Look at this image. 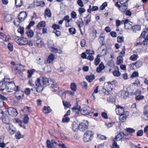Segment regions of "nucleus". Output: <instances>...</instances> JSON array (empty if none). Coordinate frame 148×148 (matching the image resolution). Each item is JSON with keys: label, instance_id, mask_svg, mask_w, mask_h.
Listing matches in <instances>:
<instances>
[{"label": "nucleus", "instance_id": "nucleus-1", "mask_svg": "<svg viewBox=\"0 0 148 148\" xmlns=\"http://www.w3.org/2000/svg\"><path fill=\"white\" fill-rule=\"evenodd\" d=\"M46 82V78L43 77H40L38 78L35 81V86L34 88H31V90L33 93L36 94V92H40L43 90L44 85Z\"/></svg>", "mask_w": 148, "mask_h": 148}, {"label": "nucleus", "instance_id": "nucleus-2", "mask_svg": "<svg viewBox=\"0 0 148 148\" xmlns=\"http://www.w3.org/2000/svg\"><path fill=\"white\" fill-rule=\"evenodd\" d=\"M13 39L19 45H24L27 44L28 41L25 38L14 36H13Z\"/></svg>", "mask_w": 148, "mask_h": 148}, {"label": "nucleus", "instance_id": "nucleus-3", "mask_svg": "<svg viewBox=\"0 0 148 148\" xmlns=\"http://www.w3.org/2000/svg\"><path fill=\"white\" fill-rule=\"evenodd\" d=\"M94 133L92 131L88 130L84 134L83 140L85 142H88L91 140L93 137Z\"/></svg>", "mask_w": 148, "mask_h": 148}, {"label": "nucleus", "instance_id": "nucleus-4", "mask_svg": "<svg viewBox=\"0 0 148 148\" xmlns=\"http://www.w3.org/2000/svg\"><path fill=\"white\" fill-rule=\"evenodd\" d=\"M46 22L44 21H42L38 23L36 26L38 29L40 30L39 33L40 34H45L46 33V29L45 27Z\"/></svg>", "mask_w": 148, "mask_h": 148}, {"label": "nucleus", "instance_id": "nucleus-5", "mask_svg": "<svg viewBox=\"0 0 148 148\" xmlns=\"http://www.w3.org/2000/svg\"><path fill=\"white\" fill-rule=\"evenodd\" d=\"M14 90L16 92L15 93V95L17 99H22L23 97V92L20 90L18 86H17L16 88H14Z\"/></svg>", "mask_w": 148, "mask_h": 148}, {"label": "nucleus", "instance_id": "nucleus-6", "mask_svg": "<svg viewBox=\"0 0 148 148\" xmlns=\"http://www.w3.org/2000/svg\"><path fill=\"white\" fill-rule=\"evenodd\" d=\"M15 86V85L14 82H10L9 80V82H8L6 84V88L5 89L8 92H12L14 91Z\"/></svg>", "mask_w": 148, "mask_h": 148}, {"label": "nucleus", "instance_id": "nucleus-7", "mask_svg": "<svg viewBox=\"0 0 148 148\" xmlns=\"http://www.w3.org/2000/svg\"><path fill=\"white\" fill-rule=\"evenodd\" d=\"M10 79L7 78H4L3 80L0 81V88L1 90L3 91L6 88V84L8 82H9Z\"/></svg>", "mask_w": 148, "mask_h": 148}, {"label": "nucleus", "instance_id": "nucleus-8", "mask_svg": "<svg viewBox=\"0 0 148 148\" xmlns=\"http://www.w3.org/2000/svg\"><path fill=\"white\" fill-rule=\"evenodd\" d=\"M115 6L119 8V10L122 13H124L125 12L127 9V4H119L118 2H116L115 4Z\"/></svg>", "mask_w": 148, "mask_h": 148}, {"label": "nucleus", "instance_id": "nucleus-9", "mask_svg": "<svg viewBox=\"0 0 148 148\" xmlns=\"http://www.w3.org/2000/svg\"><path fill=\"white\" fill-rule=\"evenodd\" d=\"M8 111L9 114L12 117L16 116L18 114L16 110L13 107L9 108Z\"/></svg>", "mask_w": 148, "mask_h": 148}, {"label": "nucleus", "instance_id": "nucleus-10", "mask_svg": "<svg viewBox=\"0 0 148 148\" xmlns=\"http://www.w3.org/2000/svg\"><path fill=\"white\" fill-rule=\"evenodd\" d=\"M47 86L52 88H57L56 83L53 79H49L47 80Z\"/></svg>", "mask_w": 148, "mask_h": 148}, {"label": "nucleus", "instance_id": "nucleus-11", "mask_svg": "<svg viewBox=\"0 0 148 148\" xmlns=\"http://www.w3.org/2000/svg\"><path fill=\"white\" fill-rule=\"evenodd\" d=\"M21 66L17 65L16 66H13L12 67V71L16 74H20L22 72L23 70L21 69Z\"/></svg>", "mask_w": 148, "mask_h": 148}, {"label": "nucleus", "instance_id": "nucleus-12", "mask_svg": "<svg viewBox=\"0 0 148 148\" xmlns=\"http://www.w3.org/2000/svg\"><path fill=\"white\" fill-rule=\"evenodd\" d=\"M91 108L89 107H86L80 110V112L83 115H89L91 112Z\"/></svg>", "mask_w": 148, "mask_h": 148}, {"label": "nucleus", "instance_id": "nucleus-13", "mask_svg": "<svg viewBox=\"0 0 148 148\" xmlns=\"http://www.w3.org/2000/svg\"><path fill=\"white\" fill-rule=\"evenodd\" d=\"M115 111L116 114L120 115L126 113V112L124 111V109L119 105L116 106Z\"/></svg>", "mask_w": 148, "mask_h": 148}, {"label": "nucleus", "instance_id": "nucleus-14", "mask_svg": "<svg viewBox=\"0 0 148 148\" xmlns=\"http://www.w3.org/2000/svg\"><path fill=\"white\" fill-rule=\"evenodd\" d=\"M88 123L86 122H84L79 124V130L81 131L84 132L87 129Z\"/></svg>", "mask_w": 148, "mask_h": 148}, {"label": "nucleus", "instance_id": "nucleus-15", "mask_svg": "<svg viewBox=\"0 0 148 148\" xmlns=\"http://www.w3.org/2000/svg\"><path fill=\"white\" fill-rule=\"evenodd\" d=\"M27 16V13L25 12H23L20 13L18 16V19L20 22H22L26 18Z\"/></svg>", "mask_w": 148, "mask_h": 148}, {"label": "nucleus", "instance_id": "nucleus-16", "mask_svg": "<svg viewBox=\"0 0 148 148\" xmlns=\"http://www.w3.org/2000/svg\"><path fill=\"white\" fill-rule=\"evenodd\" d=\"M79 124L77 121H74L73 122L71 128L73 131L77 132L79 130Z\"/></svg>", "mask_w": 148, "mask_h": 148}, {"label": "nucleus", "instance_id": "nucleus-17", "mask_svg": "<svg viewBox=\"0 0 148 148\" xmlns=\"http://www.w3.org/2000/svg\"><path fill=\"white\" fill-rule=\"evenodd\" d=\"M80 106L78 105V103L77 102L74 106L72 108L73 112L76 114H79L80 111Z\"/></svg>", "mask_w": 148, "mask_h": 148}, {"label": "nucleus", "instance_id": "nucleus-18", "mask_svg": "<svg viewBox=\"0 0 148 148\" xmlns=\"http://www.w3.org/2000/svg\"><path fill=\"white\" fill-rule=\"evenodd\" d=\"M128 115V112L127 111H126V113L120 115L119 118L120 121L121 122H124L127 117Z\"/></svg>", "mask_w": 148, "mask_h": 148}, {"label": "nucleus", "instance_id": "nucleus-19", "mask_svg": "<svg viewBox=\"0 0 148 148\" xmlns=\"http://www.w3.org/2000/svg\"><path fill=\"white\" fill-rule=\"evenodd\" d=\"M50 44H48V47L51 49V51L55 53H56L58 52V49L56 48H55L52 47V45L53 44V41L52 40H50Z\"/></svg>", "mask_w": 148, "mask_h": 148}, {"label": "nucleus", "instance_id": "nucleus-20", "mask_svg": "<svg viewBox=\"0 0 148 148\" xmlns=\"http://www.w3.org/2000/svg\"><path fill=\"white\" fill-rule=\"evenodd\" d=\"M124 134L123 132H120L116 136L113 140H115V141L120 140L122 139V138L123 137V135Z\"/></svg>", "mask_w": 148, "mask_h": 148}, {"label": "nucleus", "instance_id": "nucleus-21", "mask_svg": "<svg viewBox=\"0 0 148 148\" xmlns=\"http://www.w3.org/2000/svg\"><path fill=\"white\" fill-rule=\"evenodd\" d=\"M148 106L147 105H146L144 106V119L145 120L148 121V111L147 109V108L148 107Z\"/></svg>", "mask_w": 148, "mask_h": 148}, {"label": "nucleus", "instance_id": "nucleus-22", "mask_svg": "<svg viewBox=\"0 0 148 148\" xmlns=\"http://www.w3.org/2000/svg\"><path fill=\"white\" fill-rule=\"evenodd\" d=\"M84 21L85 22L84 25L86 26L88 25L89 22L91 21V15L89 14H88L86 17H85L84 18Z\"/></svg>", "mask_w": 148, "mask_h": 148}, {"label": "nucleus", "instance_id": "nucleus-23", "mask_svg": "<svg viewBox=\"0 0 148 148\" xmlns=\"http://www.w3.org/2000/svg\"><path fill=\"white\" fill-rule=\"evenodd\" d=\"M8 130L11 134H14L16 131V129L12 125H9Z\"/></svg>", "mask_w": 148, "mask_h": 148}, {"label": "nucleus", "instance_id": "nucleus-24", "mask_svg": "<svg viewBox=\"0 0 148 148\" xmlns=\"http://www.w3.org/2000/svg\"><path fill=\"white\" fill-rule=\"evenodd\" d=\"M54 55L53 54L51 53L48 56L47 59V62L49 63H52L54 58Z\"/></svg>", "mask_w": 148, "mask_h": 148}, {"label": "nucleus", "instance_id": "nucleus-25", "mask_svg": "<svg viewBox=\"0 0 148 148\" xmlns=\"http://www.w3.org/2000/svg\"><path fill=\"white\" fill-rule=\"evenodd\" d=\"M95 77L94 75L92 74L91 75L86 76V79L89 82L91 83L95 79Z\"/></svg>", "mask_w": 148, "mask_h": 148}, {"label": "nucleus", "instance_id": "nucleus-26", "mask_svg": "<svg viewBox=\"0 0 148 148\" xmlns=\"http://www.w3.org/2000/svg\"><path fill=\"white\" fill-rule=\"evenodd\" d=\"M129 94L127 90L123 91L121 93V97L122 98L125 99L128 96Z\"/></svg>", "mask_w": 148, "mask_h": 148}, {"label": "nucleus", "instance_id": "nucleus-27", "mask_svg": "<svg viewBox=\"0 0 148 148\" xmlns=\"http://www.w3.org/2000/svg\"><path fill=\"white\" fill-rule=\"evenodd\" d=\"M12 19V16L10 14H6L5 15L4 18V21L6 22L10 21Z\"/></svg>", "mask_w": 148, "mask_h": 148}, {"label": "nucleus", "instance_id": "nucleus-28", "mask_svg": "<svg viewBox=\"0 0 148 148\" xmlns=\"http://www.w3.org/2000/svg\"><path fill=\"white\" fill-rule=\"evenodd\" d=\"M132 31L135 33L137 31H140L141 29L140 26L138 25L133 26L132 27Z\"/></svg>", "mask_w": 148, "mask_h": 148}, {"label": "nucleus", "instance_id": "nucleus-29", "mask_svg": "<svg viewBox=\"0 0 148 148\" xmlns=\"http://www.w3.org/2000/svg\"><path fill=\"white\" fill-rule=\"evenodd\" d=\"M112 74L115 77H118L120 75L121 73L119 72V69L118 67L117 68H115V69L113 72Z\"/></svg>", "mask_w": 148, "mask_h": 148}, {"label": "nucleus", "instance_id": "nucleus-30", "mask_svg": "<svg viewBox=\"0 0 148 148\" xmlns=\"http://www.w3.org/2000/svg\"><path fill=\"white\" fill-rule=\"evenodd\" d=\"M22 0H15V4L16 8H20L22 5Z\"/></svg>", "mask_w": 148, "mask_h": 148}, {"label": "nucleus", "instance_id": "nucleus-31", "mask_svg": "<svg viewBox=\"0 0 148 148\" xmlns=\"http://www.w3.org/2000/svg\"><path fill=\"white\" fill-rule=\"evenodd\" d=\"M26 34L27 36L30 38H31L33 37L34 35V33L33 31L30 29H28L26 31Z\"/></svg>", "mask_w": 148, "mask_h": 148}, {"label": "nucleus", "instance_id": "nucleus-32", "mask_svg": "<svg viewBox=\"0 0 148 148\" xmlns=\"http://www.w3.org/2000/svg\"><path fill=\"white\" fill-rule=\"evenodd\" d=\"M123 62V56H121L120 55L119 56H118L117 58L116 64L119 65L122 63Z\"/></svg>", "mask_w": 148, "mask_h": 148}, {"label": "nucleus", "instance_id": "nucleus-33", "mask_svg": "<svg viewBox=\"0 0 148 148\" xmlns=\"http://www.w3.org/2000/svg\"><path fill=\"white\" fill-rule=\"evenodd\" d=\"M2 121L4 123L8 124L9 123V119L8 116L4 115L2 118Z\"/></svg>", "mask_w": 148, "mask_h": 148}, {"label": "nucleus", "instance_id": "nucleus-34", "mask_svg": "<svg viewBox=\"0 0 148 148\" xmlns=\"http://www.w3.org/2000/svg\"><path fill=\"white\" fill-rule=\"evenodd\" d=\"M134 63L137 69L141 66L143 64V62L139 60L137 61Z\"/></svg>", "mask_w": 148, "mask_h": 148}, {"label": "nucleus", "instance_id": "nucleus-35", "mask_svg": "<svg viewBox=\"0 0 148 148\" xmlns=\"http://www.w3.org/2000/svg\"><path fill=\"white\" fill-rule=\"evenodd\" d=\"M16 138L17 139H19L23 137L24 135L21 134L19 131L17 132L15 135Z\"/></svg>", "mask_w": 148, "mask_h": 148}, {"label": "nucleus", "instance_id": "nucleus-36", "mask_svg": "<svg viewBox=\"0 0 148 148\" xmlns=\"http://www.w3.org/2000/svg\"><path fill=\"white\" fill-rule=\"evenodd\" d=\"M63 103L65 108H69L71 107V104L69 102L66 101H63Z\"/></svg>", "mask_w": 148, "mask_h": 148}, {"label": "nucleus", "instance_id": "nucleus-37", "mask_svg": "<svg viewBox=\"0 0 148 148\" xmlns=\"http://www.w3.org/2000/svg\"><path fill=\"white\" fill-rule=\"evenodd\" d=\"M74 92L73 91H72L70 90H68L65 91L64 92H63L61 93V95H63L64 94L65 95L66 94H69L71 95H74Z\"/></svg>", "mask_w": 148, "mask_h": 148}, {"label": "nucleus", "instance_id": "nucleus-38", "mask_svg": "<svg viewBox=\"0 0 148 148\" xmlns=\"http://www.w3.org/2000/svg\"><path fill=\"white\" fill-rule=\"evenodd\" d=\"M71 90L73 92H75L77 89V85L74 83H71Z\"/></svg>", "mask_w": 148, "mask_h": 148}, {"label": "nucleus", "instance_id": "nucleus-39", "mask_svg": "<svg viewBox=\"0 0 148 148\" xmlns=\"http://www.w3.org/2000/svg\"><path fill=\"white\" fill-rule=\"evenodd\" d=\"M76 24L79 28L82 27L84 25V22L82 19H81V21L77 20V22H76Z\"/></svg>", "mask_w": 148, "mask_h": 148}, {"label": "nucleus", "instance_id": "nucleus-40", "mask_svg": "<svg viewBox=\"0 0 148 148\" xmlns=\"http://www.w3.org/2000/svg\"><path fill=\"white\" fill-rule=\"evenodd\" d=\"M24 28L23 27H20L18 29L17 32L18 33H20L21 36H23L24 34Z\"/></svg>", "mask_w": 148, "mask_h": 148}, {"label": "nucleus", "instance_id": "nucleus-41", "mask_svg": "<svg viewBox=\"0 0 148 148\" xmlns=\"http://www.w3.org/2000/svg\"><path fill=\"white\" fill-rule=\"evenodd\" d=\"M35 41L36 42V45L38 46H40L43 45V42H42L40 39H37V38H36V39H35Z\"/></svg>", "mask_w": 148, "mask_h": 148}, {"label": "nucleus", "instance_id": "nucleus-42", "mask_svg": "<svg viewBox=\"0 0 148 148\" xmlns=\"http://www.w3.org/2000/svg\"><path fill=\"white\" fill-rule=\"evenodd\" d=\"M37 63L40 64H46L45 60L42 57L39 58V60L37 61Z\"/></svg>", "mask_w": 148, "mask_h": 148}, {"label": "nucleus", "instance_id": "nucleus-43", "mask_svg": "<svg viewBox=\"0 0 148 148\" xmlns=\"http://www.w3.org/2000/svg\"><path fill=\"white\" fill-rule=\"evenodd\" d=\"M52 27L54 29L53 30H58L60 28V26L58 25L54 24L53 25Z\"/></svg>", "mask_w": 148, "mask_h": 148}, {"label": "nucleus", "instance_id": "nucleus-44", "mask_svg": "<svg viewBox=\"0 0 148 148\" xmlns=\"http://www.w3.org/2000/svg\"><path fill=\"white\" fill-rule=\"evenodd\" d=\"M143 42L144 45L147 46L148 45V34L145 38H144Z\"/></svg>", "mask_w": 148, "mask_h": 148}, {"label": "nucleus", "instance_id": "nucleus-45", "mask_svg": "<svg viewBox=\"0 0 148 148\" xmlns=\"http://www.w3.org/2000/svg\"><path fill=\"white\" fill-rule=\"evenodd\" d=\"M70 33L71 34H75L76 33V30L75 28L71 27L69 29Z\"/></svg>", "mask_w": 148, "mask_h": 148}, {"label": "nucleus", "instance_id": "nucleus-46", "mask_svg": "<svg viewBox=\"0 0 148 148\" xmlns=\"http://www.w3.org/2000/svg\"><path fill=\"white\" fill-rule=\"evenodd\" d=\"M34 71L33 70L28 71H27V77L28 78H31L33 74Z\"/></svg>", "mask_w": 148, "mask_h": 148}, {"label": "nucleus", "instance_id": "nucleus-47", "mask_svg": "<svg viewBox=\"0 0 148 148\" xmlns=\"http://www.w3.org/2000/svg\"><path fill=\"white\" fill-rule=\"evenodd\" d=\"M29 120V118L28 117V115L27 114L25 115L24 116V118H23V122L25 123V124H27Z\"/></svg>", "mask_w": 148, "mask_h": 148}, {"label": "nucleus", "instance_id": "nucleus-48", "mask_svg": "<svg viewBox=\"0 0 148 148\" xmlns=\"http://www.w3.org/2000/svg\"><path fill=\"white\" fill-rule=\"evenodd\" d=\"M146 33V32L145 31H144L142 32L140 37L138 39L139 40H142L144 39V38H145V35Z\"/></svg>", "mask_w": 148, "mask_h": 148}, {"label": "nucleus", "instance_id": "nucleus-49", "mask_svg": "<svg viewBox=\"0 0 148 148\" xmlns=\"http://www.w3.org/2000/svg\"><path fill=\"white\" fill-rule=\"evenodd\" d=\"M104 40V38L103 36H101L99 38V41L100 43L101 44V45L100 46V48H101L102 46L103 45L104 43H103V41Z\"/></svg>", "mask_w": 148, "mask_h": 148}, {"label": "nucleus", "instance_id": "nucleus-50", "mask_svg": "<svg viewBox=\"0 0 148 148\" xmlns=\"http://www.w3.org/2000/svg\"><path fill=\"white\" fill-rule=\"evenodd\" d=\"M135 88L134 87H130L128 88L127 91L129 94H132L134 91Z\"/></svg>", "mask_w": 148, "mask_h": 148}, {"label": "nucleus", "instance_id": "nucleus-51", "mask_svg": "<svg viewBox=\"0 0 148 148\" xmlns=\"http://www.w3.org/2000/svg\"><path fill=\"white\" fill-rule=\"evenodd\" d=\"M138 56L136 55H134L131 56L130 59L132 61L136 60L138 58Z\"/></svg>", "mask_w": 148, "mask_h": 148}, {"label": "nucleus", "instance_id": "nucleus-52", "mask_svg": "<svg viewBox=\"0 0 148 148\" xmlns=\"http://www.w3.org/2000/svg\"><path fill=\"white\" fill-rule=\"evenodd\" d=\"M126 131L127 132L131 133H133L135 132V130L132 128H127Z\"/></svg>", "mask_w": 148, "mask_h": 148}, {"label": "nucleus", "instance_id": "nucleus-53", "mask_svg": "<svg viewBox=\"0 0 148 148\" xmlns=\"http://www.w3.org/2000/svg\"><path fill=\"white\" fill-rule=\"evenodd\" d=\"M107 5V3L106 2H105L100 6L99 8L101 10H103Z\"/></svg>", "mask_w": 148, "mask_h": 148}, {"label": "nucleus", "instance_id": "nucleus-54", "mask_svg": "<svg viewBox=\"0 0 148 148\" xmlns=\"http://www.w3.org/2000/svg\"><path fill=\"white\" fill-rule=\"evenodd\" d=\"M144 96L141 95H138L136 96L135 97L136 99L137 100L140 101L141 100L144 99Z\"/></svg>", "mask_w": 148, "mask_h": 148}, {"label": "nucleus", "instance_id": "nucleus-55", "mask_svg": "<svg viewBox=\"0 0 148 148\" xmlns=\"http://www.w3.org/2000/svg\"><path fill=\"white\" fill-rule=\"evenodd\" d=\"M21 22H20V21L18 19H15L14 22V25L17 27H18L20 25V23Z\"/></svg>", "mask_w": 148, "mask_h": 148}, {"label": "nucleus", "instance_id": "nucleus-56", "mask_svg": "<svg viewBox=\"0 0 148 148\" xmlns=\"http://www.w3.org/2000/svg\"><path fill=\"white\" fill-rule=\"evenodd\" d=\"M37 6H43L45 5V3L43 1H40L37 3Z\"/></svg>", "mask_w": 148, "mask_h": 148}, {"label": "nucleus", "instance_id": "nucleus-57", "mask_svg": "<svg viewBox=\"0 0 148 148\" xmlns=\"http://www.w3.org/2000/svg\"><path fill=\"white\" fill-rule=\"evenodd\" d=\"M138 73L137 71L134 72L131 75V77H138Z\"/></svg>", "mask_w": 148, "mask_h": 148}, {"label": "nucleus", "instance_id": "nucleus-58", "mask_svg": "<svg viewBox=\"0 0 148 148\" xmlns=\"http://www.w3.org/2000/svg\"><path fill=\"white\" fill-rule=\"evenodd\" d=\"M117 39L118 42L119 43H121L123 41L124 38L123 37L119 36L117 37Z\"/></svg>", "mask_w": 148, "mask_h": 148}, {"label": "nucleus", "instance_id": "nucleus-59", "mask_svg": "<svg viewBox=\"0 0 148 148\" xmlns=\"http://www.w3.org/2000/svg\"><path fill=\"white\" fill-rule=\"evenodd\" d=\"M70 118L69 117H67L63 118L62 120V122L63 123H67L70 120Z\"/></svg>", "mask_w": 148, "mask_h": 148}, {"label": "nucleus", "instance_id": "nucleus-60", "mask_svg": "<svg viewBox=\"0 0 148 148\" xmlns=\"http://www.w3.org/2000/svg\"><path fill=\"white\" fill-rule=\"evenodd\" d=\"M8 49L10 51H12L13 50V45L10 43H9L8 45Z\"/></svg>", "mask_w": 148, "mask_h": 148}, {"label": "nucleus", "instance_id": "nucleus-61", "mask_svg": "<svg viewBox=\"0 0 148 148\" xmlns=\"http://www.w3.org/2000/svg\"><path fill=\"white\" fill-rule=\"evenodd\" d=\"M86 44V41L84 39H83L80 42V45L82 47H84Z\"/></svg>", "mask_w": 148, "mask_h": 148}, {"label": "nucleus", "instance_id": "nucleus-62", "mask_svg": "<svg viewBox=\"0 0 148 148\" xmlns=\"http://www.w3.org/2000/svg\"><path fill=\"white\" fill-rule=\"evenodd\" d=\"M129 66L130 68L131 69H137L134 63H132L131 64H130L129 65Z\"/></svg>", "mask_w": 148, "mask_h": 148}, {"label": "nucleus", "instance_id": "nucleus-63", "mask_svg": "<svg viewBox=\"0 0 148 148\" xmlns=\"http://www.w3.org/2000/svg\"><path fill=\"white\" fill-rule=\"evenodd\" d=\"M71 16L73 18H76L77 14L75 12L73 11L71 13Z\"/></svg>", "mask_w": 148, "mask_h": 148}, {"label": "nucleus", "instance_id": "nucleus-64", "mask_svg": "<svg viewBox=\"0 0 148 148\" xmlns=\"http://www.w3.org/2000/svg\"><path fill=\"white\" fill-rule=\"evenodd\" d=\"M101 60L99 58H97L95 60V64L96 66L100 62Z\"/></svg>", "mask_w": 148, "mask_h": 148}]
</instances>
